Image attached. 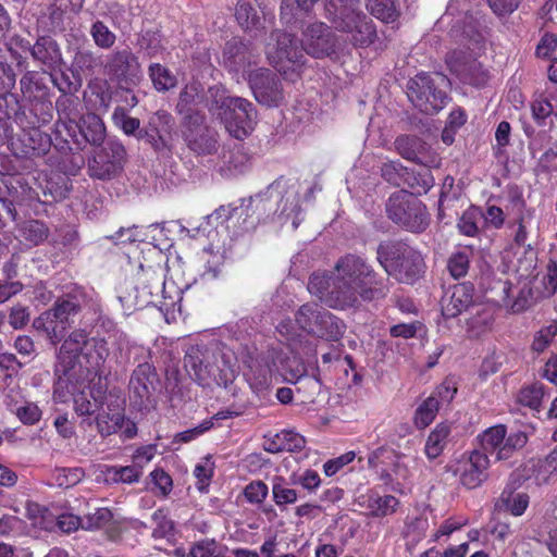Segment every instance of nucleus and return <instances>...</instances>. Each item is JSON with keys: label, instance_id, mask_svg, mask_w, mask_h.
Segmentation results:
<instances>
[{"label": "nucleus", "instance_id": "1", "mask_svg": "<svg viewBox=\"0 0 557 557\" xmlns=\"http://www.w3.org/2000/svg\"><path fill=\"white\" fill-rule=\"evenodd\" d=\"M391 285L389 278L380 276L366 259L347 253L336 261L333 272L313 273L308 290L326 307L347 310L359 308L361 301L384 299Z\"/></svg>", "mask_w": 557, "mask_h": 557}, {"label": "nucleus", "instance_id": "2", "mask_svg": "<svg viewBox=\"0 0 557 557\" xmlns=\"http://www.w3.org/2000/svg\"><path fill=\"white\" fill-rule=\"evenodd\" d=\"M208 111L224 125L232 137L239 140L253 131L258 119L252 102L243 97L231 96L222 85L209 87Z\"/></svg>", "mask_w": 557, "mask_h": 557}, {"label": "nucleus", "instance_id": "3", "mask_svg": "<svg viewBox=\"0 0 557 557\" xmlns=\"http://www.w3.org/2000/svg\"><path fill=\"white\" fill-rule=\"evenodd\" d=\"M324 9L333 27L347 34L355 47H368L374 41L375 26L361 10L360 0H325Z\"/></svg>", "mask_w": 557, "mask_h": 557}, {"label": "nucleus", "instance_id": "4", "mask_svg": "<svg viewBox=\"0 0 557 557\" xmlns=\"http://www.w3.org/2000/svg\"><path fill=\"white\" fill-rule=\"evenodd\" d=\"M376 260L387 276L404 284H413L425 269L421 252L398 239L381 242L376 247Z\"/></svg>", "mask_w": 557, "mask_h": 557}, {"label": "nucleus", "instance_id": "5", "mask_svg": "<svg viewBox=\"0 0 557 557\" xmlns=\"http://www.w3.org/2000/svg\"><path fill=\"white\" fill-rule=\"evenodd\" d=\"M73 102L70 98L57 100L59 120L55 123V134L69 136L78 149H83V144L95 147L103 144L107 131L101 117L96 113H87L77 122V113L70 109Z\"/></svg>", "mask_w": 557, "mask_h": 557}, {"label": "nucleus", "instance_id": "6", "mask_svg": "<svg viewBox=\"0 0 557 557\" xmlns=\"http://www.w3.org/2000/svg\"><path fill=\"white\" fill-rule=\"evenodd\" d=\"M184 367L189 376L201 386L216 384L226 387L233 381L234 372L223 361L219 364V354L206 345L190 346L184 357Z\"/></svg>", "mask_w": 557, "mask_h": 557}, {"label": "nucleus", "instance_id": "7", "mask_svg": "<svg viewBox=\"0 0 557 557\" xmlns=\"http://www.w3.org/2000/svg\"><path fill=\"white\" fill-rule=\"evenodd\" d=\"M385 213L392 222L411 233H423L430 225L425 205L413 193L404 189L387 198Z\"/></svg>", "mask_w": 557, "mask_h": 557}, {"label": "nucleus", "instance_id": "8", "mask_svg": "<svg viewBox=\"0 0 557 557\" xmlns=\"http://www.w3.org/2000/svg\"><path fill=\"white\" fill-rule=\"evenodd\" d=\"M298 326L309 335L336 342L345 333V322L317 302H307L295 313Z\"/></svg>", "mask_w": 557, "mask_h": 557}, {"label": "nucleus", "instance_id": "9", "mask_svg": "<svg viewBox=\"0 0 557 557\" xmlns=\"http://www.w3.org/2000/svg\"><path fill=\"white\" fill-rule=\"evenodd\" d=\"M448 83L446 76L434 74V76L420 73L407 84V96L411 103L425 114L438 112L447 100V94L442 88Z\"/></svg>", "mask_w": 557, "mask_h": 557}, {"label": "nucleus", "instance_id": "10", "mask_svg": "<svg viewBox=\"0 0 557 557\" xmlns=\"http://www.w3.org/2000/svg\"><path fill=\"white\" fill-rule=\"evenodd\" d=\"M126 156V149L122 143L116 139H108L97 146L88 159L89 176L100 181L113 180L123 171Z\"/></svg>", "mask_w": 557, "mask_h": 557}, {"label": "nucleus", "instance_id": "11", "mask_svg": "<svg viewBox=\"0 0 557 557\" xmlns=\"http://www.w3.org/2000/svg\"><path fill=\"white\" fill-rule=\"evenodd\" d=\"M298 188L296 184H288L287 181L278 178L274 181L264 194H259L249 199V206L255 207L257 210H265V201L270 199H278V208H281L280 216L285 218V222L292 219L293 228H297L300 219V206L298 199Z\"/></svg>", "mask_w": 557, "mask_h": 557}, {"label": "nucleus", "instance_id": "12", "mask_svg": "<svg viewBox=\"0 0 557 557\" xmlns=\"http://www.w3.org/2000/svg\"><path fill=\"white\" fill-rule=\"evenodd\" d=\"M270 39L275 44L268 45L265 55L270 65L278 72H285L290 64L300 67L305 64L302 46H299L297 37L282 29H274L270 34Z\"/></svg>", "mask_w": 557, "mask_h": 557}, {"label": "nucleus", "instance_id": "13", "mask_svg": "<svg viewBox=\"0 0 557 557\" xmlns=\"http://www.w3.org/2000/svg\"><path fill=\"white\" fill-rule=\"evenodd\" d=\"M181 133L186 146L196 154H214L219 149V133L207 124L206 114L181 121Z\"/></svg>", "mask_w": 557, "mask_h": 557}, {"label": "nucleus", "instance_id": "14", "mask_svg": "<svg viewBox=\"0 0 557 557\" xmlns=\"http://www.w3.org/2000/svg\"><path fill=\"white\" fill-rule=\"evenodd\" d=\"M247 82L255 100L267 108H277L285 101L283 79L272 70L258 67L248 73Z\"/></svg>", "mask_w": 557, "mask_h": 557}, {"label": "nucleus", "instance_id": "15", "mask_svg": "<svg viewBox=\"0 0 557 557\" xmlns=\"http://www.w3.org/2000/svg\"><path fill=\"white\" fill-rule=\"evenodd\" d=\"M405 457V454L384 445L369 454L368 466L374 470L384 484L388 485L395 479H406L408 476V467L403 461Z\"/></svg>", "mask_w": 557, "mask_h": 557}, {"label": "nucleus", "instance_id": "16", "mask_svg": "<svg viewBox=\"0 0 557 557\" xmlns=\"http://www.w3.org/2000/svg\"><path fill=\"white\" fill-rule=\"evenodd\" d=\"M104 73L115 84L138 85L141 65L129 48L116 49L107 55Z\"/></svg>", "mask_w": 557, "mask_h": 557}, {"label": "nucleus", "instance_id": "17", "mask_svg": "<svg viewBox=\"0 0 557 557\" xmlns=\"http://www.w3.org/2000/svg\"><path fill=\"white\" fill-rule=\"evenodd\" d=\"M304 52L322 59L336 52L337 37L323 22H313L302 30L300 40Z\"/></svg>", "mask_w": 557, "mask_h": 557}, {"label": "nucleus", "instance_id": "18", "mask_svg": "<svg viewBox=\"0 0 557 557\" xmlns=\"http://www.w3.org/2000/svg\"><path fill=\"white\" fill-rule=\"evenodd\" d=\"M161 387L156 368L149 362L139 363L132 372L128 383L131 398L138 406H147Z\"/></svg>", "mask_w": 557, "mask_h": 557}, {"label": "nucleus", "instance_id": "19", "mask_svg": "<svg viewBox=\"0 0 557 557\" xmlns=\"http://www.w3.org/2000/svg\"><path fill=\"white\" fill-rule=\"evenodd\" d=\"M450 71L465 84L481 87L487 82V73L482 64L470 54L454 51L446 58Z\"/></svg>", "mask_w": 557, "mask_h": 557}, {"label": "nucleus", "instance_id": "20", "mask_svg": "<svg viewBox=\"0 0 557 557\" xmlns=\"http://www.w3.org/2000/svg\"><path fill=\"white\" fill-rule=\"evenodd\" d=\"M29 52L42 73L57 72L64 63L58 41L50 36H39Z\"/></svg>", "mask_w": 557, "mask_h": 557}, {"label": "nucleus", "instance_id": "21", "mask_svg": "<svg viewBox=\"0 0 557 557\" xmlns=\"http://www.w3.org/2000/svg\"><path fill=\"white\" fill-rule=\"evenodd\" d=\"M14 121L24 128L40 127L53 119V104L49 98L24 102L14 112Z\"/></svg>", "mask_w": 557, "mask_h": 557}, {"label": "nucleus", "instance_id": "22", "mask_svg": "<svg viewBox=\"0 0 557 557\" xmlns=\"http://www.w3.org/2000/svg\"><path fill=\"white\" fill-rule=\"evenodd\" d=\"M474 287L471 283H460L449 288L442 297V313L445 318H456L474 306Z\"/></svg>", "mask_w": 557, "mask_h": 557}, {"label": "nucleus", "instance_id": "23", "mask_svg": "<svg viewBox=\"0 0 557 557\" xmlns=\"http://www.w3.org/2000/svg\"><path fill=\"white\" fill-rule=\"evenodd\" d=\"M488 466L487 455L480 450H473L457 470L460 473V483L469 490L479 487L488 476Z\"/></svg>", "mask_w": 557, "mask_h": 557}, {"label": "nucleus", "instance_id": "24", "mask_svg": "<svg viewBox=\"0 0 557 557\" xmlns=\"http://www.w3.org/2000/svg\"><path fill=\"white\" fill-rule=\"evenodd\" d=\"M394 145L401 158L408 161L424 166H430L434 162L429 144L416 135H400L395 139Z\"/></svg>", "mask_w": 557, "mask_h": 557}, {"label": "nucleus", "instance_id": "25", "mask_svg": "<svg viewBox=\"0 0 557 557\" xmlns=\"http://www.w3.org/2000/svg\"><path fill=\"white\" fill-rule=\"evenodd\" d=\"M208 96L209 88L205 90L198 83H191L184 86L180 91L175 106L177 114L182 116L181 121H187L189 116H194L196 114H205L197 108L203 103L208 109Z\"/></svg>", "mask_w": 557, "mask_h": 557}, {"label": "nucleus", "instance_id": "26", "mask_svg": "<svg viewBox=\"0 0 557 557\" xmlns=\"http://www.w3.org/2000/svg\"><path fill=\"white\" fill-rule=\"evenodd\" d=\"M255 54L249 44L233 38L225 44L223 63L230 72L238 73L255 62Z\"/></svg>", "mask_w": 557, "mask_h": 557}, {"label": "nucleus", "instance_id": "27", "mask_svg": "<svg viewBox=\"0 0 557 557\" xmlns=\"http://www.w3.org/2000/svg\"><path fill=\"white\" fill-rule=\"evenodd\" d=\"M284 371L285 379L297 385V392H300L302 387H309V397L319 394L321 387L319 380L307 375V367L297 356L286 359Z\"/></svg>", "mask_w": 557, "mask_h": 557}, {"label": "nucleus", "instance_id": "28", "mask_svg": "<svg viewBox=\"0 0 557 557\" xmlns=\"http://www.w3.org/2000/svg\"><path fill=\"white\" fill-rule=\"evenodd\" d=\"M87 333L84 330H74L66 338H64L59 352L57 362H61L63 367H76L79 356L84 357Z\"/></svg>", "mask_w": 557, "mask_h": 557}, {"label": "nucleus", "instance_id": "29", "mask_svg": "<svg viewBox=\"0 0 557 557\" xmlns=\"http://www.w3.org/2000/svg\"><path fill=\"white\" fill-rule=\"evenodd\" d=\"M39 188L42 195L40 197L37 194L38 199L46 205L52 203L67 197L71 189V181L60 172L51 173L39 183Z\"/></svg>", "mask_w": 557, "mask_h": 557}, {"label": "nucleus", "instance_id": "30", "mask_svg": "<svg viewBox=\"0 0 557 557\" xmlns=\"http://www.w3.org/2000/svg\"><path fill=\"white\" fill-rule=\"evenodd\" d=\"M235 17L246 32H262L265 29L264 13L260 11L257 0H239L235 8Z\"/></svg>", "mask_w": 557, "mask_h": 557}, {"label": "nucleus", "instance_id": "31", "mask_svg": "<svg viewBox=\"0 0 557 557\" xmlns=\"http://www.w3.org/2000/svg\"><path fill=\"white\" fill-rule=\"evenodd\" d=\"M50 310L52 311V315L67 332L75 323V318L82 310V302L78 296L67 294L58 298Z\"/></svg>", "mask_w": 557, "mask_h": 557}, {"label": "nucleus", "instance_id": "32", "mask_svg": "<svg viewBox=\"0 0 557 557\" xmlns=\"http://www.w3.org/2000/svg\"><path fill=\"white\" fill-rule=\"evenodd\" d=\"M138 140L150 145L159 159L169 160L173 156V145L169 138L161 135L148 120L145 127L138 133Z\"/></svg>", "mask_w": 557, "mask_h": 557}, {"label": "nucleus", "instance_id": "33", "mask_svg": "<svg viewBox=\"0 0 557 557\" xmlns=\"http://www.w3.org/2000/svg\"><path fill=\"white\" fill-rule=\"evenodd\" d=\"M29 131H24L22 141L24 144V153L30 157L46 156L52 146L50 135L41 132L40 127H28Z\"/></svg>", "mask_w": 557, "mask_h": 557}, {"label": "nucleus", "instance_id": "34", "mask_svg": "<svg viewBox=\"0 0 557 557\" xmlns=\"http://www.w3.org/2000/svg\"><path fill=\"white\" fill-rule=\"evenodd\" d=\"M529 506V495L515 493L511 488H505L495 502L494 509L497 512H510L521 516Z\"/></svg>", "mask_w": 557, "mask_h": 557}, {"label": "nucleus", "instance_id": "35", "mask_svg": "<svg viewBox=\"0 0 557 557\" xmlns=\"http://www.w3.org/2000/svg\"><path fill=\"white\" fill-rule=\"evenodd\" d=\"M20 89L23 103L49 98V88L34 71H26L21 77Z\"/></svg>", "mask_w": 557, "mask_h": 557}, {"label": "nucleus", "instance_id": "36", "mask_svg": "<svg viewBox=\"0 0 557 557\" xmlns=\"http://www.w3.org/2000/svg\"><path fill=\"white\" fill-rule=\"evenodd\" d=\"M33 327L38 332H44L54 346L64 338L66 333L64 326L52 315L50 309L42 312L33 321Z\"/></svg>", "mask_w": 557, "mask_h": 557}, {"label": "nucleus", "instance_id": "37", "mask_svg": "<svg viewBox=\"0 0 557 557\" xmlns=\"http://www.w3.org/2000/svg\"><path fill=\"white\" fill-rule=\"evenodd\" d=\"M75 367H63L61 362H55L54 367V387L53 397L59 401H64L65 397L73 393L75 375L73 373Z\"/></svg>", "mask_w": 557, "mask_h": 557}, {"label": "nucleus", "instance_id": "38", "mask_svg": "<svg viewBox=\"0 0 557 557\" xmlns=\"http://www.w3.org/2000/svg\"><path fill=\"white\" fill-rule=\"evenodd\" d=\"M247 381L257 394H263L272 384V370L267 362L252 361L247 373Z\"/></svg>", "mask_w": 557, "mask_h": 557}, {"label": "nucleus", "instance_id": "39", "mask_svg": "<svg viewBox=\"0 0 557 557\" xmlns=\"http://www.w3.org/2000/svg\"><path fill=\"white\" fill-rule=\"evenodd\" d=\"M109 356L108 343L103 338L89 337L87 335L84 358L92 369H100Z\"/></svg>", "mask_w": 557, "mask_h": 557}, {"label": "nucleus", "instance_id": "40", "mask_svg": "<svg viewBox=\"0 0 557 557\" xmlns=\"http://www.w3.org/2000/svg\"><path fill=\"white\" fill-rule=\"evenodd\" d=\"M319 0H284L281 3V20L290 27L297 28L296 13L293 12L294 7L297 12L309 16Z\"/></svg>", "mask_w": 557, "mask_h": 557}, {"label": "nucleus", "instance_id": "41", "mask_svg": "<svg viewBox=\"0 0 557 557\" xmlns=\"http://www.w3.org/2000/svg\"><path fill=\"white\" fill-rule=\"evenodd\" d=\"M48 162L55 168L62 175H76L85 164V159L79 152L65 153L60 158L49 157Z\"/></svg>", "mask_w": 557, "mask_h": 557}, {"label": "nucleus", "instance_id": "42", "mask_svg": "<svg viewBox=\"0 0 557 557\" xmlns=\"http://www.w3.org/2000/svg\"><path fill=\"white\" fill-rule=\"evenodd\" d=\"M449 433L450 428L445 423L437 424L430 433L424 448L425 455L429 459H435L443 453V449L447 444Z\"/></svg>", "mask_w": 557, "mask_h": 557}, {"label": "nucleus", "instance_id": "43", "mask_svg": "<svg viewBox=\"0 0 557 557\" xmlns=\"http://www.w3.org/2000/svg\"><path fill=\"white\" fill-rule=\"evenodd\" d=\"M148 73L154 89L158 91L164 92L177 85L176 76L160 63H151Z\"/></svg>", "mask_w": 557, "mask_h": 557}, {"label": "nucleus", "instance_id": "44", "mask_svg": "<svg viewBox=\"0 0 557 557\" xmlns=\"http://www.w3.org/2000/svg\"><path fill=\"white\" fill-rule=\"evenodd\" d=\"M428 168L429 166L419 172H413L407 168L403 185H407L409 188H411V193H413V195L426 194L433 186L434 178L430 169Z\"/></svg>", "mask_w": 557, "mask_h": 557}, {"label": "nucleus", "instance_id": "45", "mask_svg": "<svg viewBox=\"0 0 557 557\" xmlns=\"http://www.w3.org/2000/svg\"><path fill=\"white\" fill-rule=\"evenodd\" d=\"M72 65L77 71L92 74L102 65L101 55L89 48H78L75 51Z\"/></svg>", "mask_w": 557, "mask_h": 557}, {"label": "nucleus", "instance_id": "46", "mask_svg": "<svg viewBox=\"0 0 557 557\" xmlns=\"http://www.w3.org/2000/svg\"><path fill=\"white\" fill-rule=\"evenodd\" d=\"M532 471L539 484L548 482L557 471V445L545 458L532 462Z\"/></svg>", "mask_w": 557, "mask_h": 557}, {"label": "nucleus", "instance_id": "47", "mask_svg": "<svg viewBox=\"0 0 557 557\" xmlns=\"http://www.w3.org/2000/svg\"><path fill=\"white\" fill-rule=\"evenodd\" d=\"M272 444L275 446L272 451H300L306 446V440L299 433L284 430L275 435Z\"/></svg>", "mask_w": 557, "mask_h": 557}, {"label": "nucleus", "instance_id": "48", "mask_svg": "<svg viewBox=\"0 0 557 557\" xmlns=\"http://www.w3.org/2000/svg\"><path fill=\"white\" fill-rule=\"evenodd\" d=\"M528 443V435L523 431L511 432L497 450V460H508L515 451L522 449Z\"/></svg>", "mask_w": 557, "mask_h": 557}, {"label": "nucleus", "instance_id": "49", "mask_svg": "<svg viewBox=\"0 0 557 557\" xmlns=\"http://www.w3.org/2000/svg\"><path fill=\"white\" fill-rule=\"evenodd\" d=\"M89 34L94 44L100 49L109 50L116 41V35L101 20L92 22Z\"/></svg>", "mask_w": 557, "mask_h": 557}, {"label": "nucleus", "instance_id": "50", "mask_svg": "<svg viewBox=\"0 0 557 557\" xmlns=\"http://www.w3.org/2000/svg\"><path fill=\"white\" fill-rule=\"evenodd\" d=\"M140 289L148 294L152 302L158 296L164 293V277L160 270L147 271L140 278Z\"/></svg>", "mask_w": 557, "mask_h": 557}, {"label": "nucleus", "instance_id": "51", "mask_svg": "<svg viewBox=\"0 0 557 557\" xmlns=\"http://www.w3.org/2000/svg\"><path fill=\"white\" fill-rule=\"evenodd\" d=\"M368 8L376 18L392 23L399 15L395 0H368Z\"/></svg>", "mask_w": 557, "mask_h": 557}, {"label": "nucleus", "instance_id": "52", "mask_svg": "<svg viewBox=\"0 0 557 557\" xmlns=\"http://www.w3.org/2000/svg\"><path fill=\"white\" fill-rule=\"evenodd\" d=\"M440 401L437 397H428L416 410L414 423L418 428H426L435 418L438 411Z\"/></svg>", "mask_w": 557, "mask_h": 557}, {"label": "nucleus", "instance_id": "53", "mask_svg": "<svg viewBox=\"0 0 557 557\" xmlns=\"http://www.w3.org/2000/svg\"><path fill=\"white\" fill-rule=\"evenodd\" d=\"M141 470L138 465L126 467H109L107 469V476L114 483H134L139 480Z\"/></svg>", "mask_w": 557, "mask_h": 557}, {"label": "nucleus", "instance_id": "54", "mask_svg": "<svg viewBox=\"0 0 557 557\" xmlns=\"http://www.w3.org/2000/svg\"><path fill=\"white\" fill-rule=\"evenodd\" d=\"M112 120L127 136H135L138 139V133L141 131L140 120L127 114L124 108H115Z\"/></svg>", "mask_w": 557, "mask_h": 557}, {"label": "nucleus", "instance_id": "55", "mask_svg": "<svg viewBox=\"0 0 557 557\" xmlns=\"http://www.w3.org/2000/svg\"><path fill=\"white\" fill-rule=\"evenodd\" d=\"M123 420L124 416L120 411L112 413L102 411L97 414L95 422L99 433L102 436H109L122 426Z\"/></svg>", "mask_w": 557, "mask_h": 557}, {"label": "nucleus", "instance_id": "56", "mask_svg": "<svg viewBox=\"0 0 557 557\" xmlns=\"http://www.w3.org/2000/svg\"><path fill=\"white\" fill-rule=\"evenodd\" d=\"M483 213L475 207L466 210L457 224L458 230L466 236H475L479 232L478 222L482 219Z\"/></svg>", "mask_w": 557, "mask_h": 557}, {"label": "nucleus", "instance_id": "57", "mask_svg": "<svg viewBox=\"0 0 557 557\" xmlns=\"http://www.w3.org/2000/svg\"><path fill=\"white\" fill-rule=\"evenodd\" d=\"M272 496L274 503L280 507L296 503L298 497L297 492L294 488H289L281 476L274 478Z\"/></svg>", "mask_w": 557, "mask_h": 557}, {"label": "nucleus", "instance_id": "58", "mask_svg": "<svg viewBox=\"0 0 557 557\" xmlns=\"http://www.w3.org/2000/svg\"><path fill=\"white\" fill-rule=\"evenodd\" d=\"M137 45L139 50L145 52L148 57L152 58L158 55L162 51L161 34L158 30H146L144 32L138 40Z\"/></svg>", "mask_w": 557, "mask_h": 557}, {"label": "nucleus", "instance_id": "59", "mask_svg": "<svg viewBox=\"0 0 557 557\" xmlns=\"http://www.w3.org/2000/svg\"><path fill=\"white\" fill-rule=\"evenodd\" d=\"M407 168L399 161H387L381 166V176L387 183L394 186H401L404 184Z\"/></svg>", "mask_w": 557, "mask_h": 557}, {"label": "nucleus", "instance_id": "60", "mask_svg": "<svg viewBox=\"0 0 557 557\" xmlns=\"http://www.w3.org/2000/svg\"><path fill=\"white\" fill-rule=\"evenodd\" d=\"M543 395V385L541 383H533L521 388L518 395V401L523 406L537 410Z\"/></svg>", "mask_w": 557, "mask_h": 557}, {"label": "nucleus", "instance_id": "61", "mask_svg": "<svg viewBox=\"0 0 557 557\" xmlns=\"http://www.w3.org/2000/svg\"><path fill=\"white\" fill-rule=\"evenodd\" d=\"M82 518L83 529L92 531L107 527L112 521L113 515L108 508H98L95 512Z\"/></svg>", "mask_w": 557, "mask_h": 557}, {"label": "nucleus", "instance_id": "62", "mask_svg": "<svg viewBox=\"0 0 557 557\" xmlns=\"http://www.w3.org/2000/svg\"><path fill=\"white\" fill-rule=\"evenodd\" d=\"M398 504V499L393 495L370 497L369 499V507L372 513L377 517L394 512Z\"/></svg>", "mask_w": 557, "mask_h": 557}, {"label": "nucleus", "instance_id": "63", "mask_svg": "<svg viewBox=\"0 0 557 557\" xmlns=\"http://www.w3.org/2000/svg\"><path fill=\"white\" fill-rule=\"evenodd\" d=\"M48 227L38 220L27 221L22 227L23 237L34 245H38L48 237Z\"/></svg>", "mask_w": 557, "mask_h": 557}, {"label": "nucleus", "instance_id": "64", "mask_svg": "<svg viewBox=\"0 0 557 557\" xmlns=\"http://www.w3.org/2000/svg\"><path fill=\"white\" fill-rule=\"evenodd\" d=\"M507 435L506 426L498 424L487 429L482 435V446L485 450H495L500 447Z\"/></svg>", "mask_w": 557, "mask_h": 557}]
</instances>
